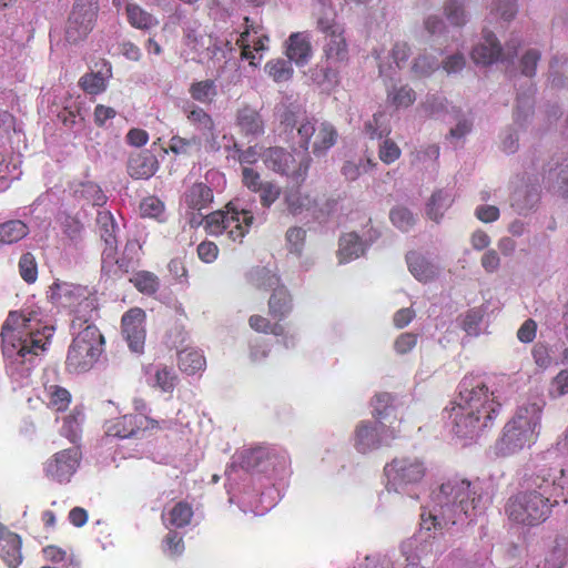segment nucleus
<instances>
[{"instance_id":"7ed1b4c3","label":"nucleus","mask_w":568,"mask_h":568,"mask_svg":"<svg viewBox=\"0 0 568 568\" xmlns=\"http://www.w3.org/2000/svg\"><path fill=\"white\" fill-rule=\"evenodd\" d=\"M477 481L455 474L446 477L439 486L435 500L448 523H470L483 514L485 503Z\"/></svg>"},{"instance_id":"473e14b6","label":"nucleus","mask_w":568,"mask_h":568,"mask_svg":"<svg viewBox=\"0 0 568 568\" xmlns=\"http://www.w3.org/2000/svg\"><path fill=\"white\" fill-rule=\"evenodd\" d=\"M338 258L341 263H347L364 254V243L355 232L343 234L338 242Z\"/></svg>"},{"instance_id":"4c0bfd02","label":"nucleus","mask_w":568,"mask_h":568,"mask_svg":"<svg viewBox=\"0 0 568 568\" xmlns=\"http://www.w3.org/2000/svg\"><path fill=\"white\" fill-rule=\"evenodd\" d=\"M48 402L47 405L54 412H65L71 404V393L59 385H50L45 388Z\"/></svg>"},{"instance_id":"9b49d317","label":"nucleus","mask_w":568,"mask_h":568,"mask_svg":"<svg viewBox=\"0 0 568 568\" xmlns=\"http://www.w3.org/2000/svg\"><path fill=\"white\" fill-rule=\"evenodd\" d=\"M264 165L280 174L288 178L295 184H302L308 174L311 159L307 155L300 160L281 146H271L262 152Z\"/></svg>"},{"instance_id":"8fccbe9b","label":"nucleus","mask_w":568,"mask_h":568,"mask_svg":"<svg viewBox=\"0 0 568 568\" xmlns=\"http://www.w3.org/2000/svg\"><path fill=\"white\" fill-rule=\"evenodd\" d=\"M19 273L24 282L32 284L38 278V264L32 253L22 254L19 260Z\"/></svg>"},{"instance_id":"c9c22d12","label":"nucleus","mask_w":568,"mask_h":568,"mask_svg":"<svg viewBox=\"0 0 568 568\" xmlns=\"http://www.w3.org/2000/svg\"><path fill=\"white\" fill-rule=\"evenodd\" d=\"M193 515L192 505L182 500L176 503L166 515L163 514L162 519L164 520L166 518L168 526L184 528L191 524Z\"/></svg>"},{"instance_id":"6e6552de","label":"nucleus","mask_w":568,"mask_h":568,"mask_svg":"<svg viewBox=\"0 0 568 568\" xmlns=\"http://www.w3.org/2000/svg\"><path fill=\"white\" fill-rule=\"evenodd\" d=\"M183 44L193 53L192 59L199 63H214L215 61L225 60V65H227L231 62L226 58L227 53L232 54L233 52L229 42L221 41L200 28H185Z\"/></svg>"},{"instance_id":"5fc2aeb1","label":"nucleus","mask_w":568,"mask_h":568,"mask_svg":"<svg viewBox=\"0 0 568 568\" xmlns=\"http://www.w3.org/2000/svg\"><path fill=\"white\" fill-rule=\"evenodd\" d=\"M402 151L399 146L392 140L386 139L379 146L378 156L385 164H392L400 158Z\"/></svg>"},{"instance_id":"f257e3e1","label":"nucleus","mask_w":568,"mask_h":568,"mask_svg":"<svg viewBox=\"0 0 568 568\" xmlns=\"http://www.w3.org/2000/svg\"><path fill=\"white\" fill-rule=\"evenodd\" d=\"M213 200V190L204 182H195L185 189L181 196V205L191 213V226L203 224L207 234L213 236L226 234L233 242L241 243L253 224L252 211L240 209L231 201L222 210L202 217L199 213L210 207Z\"/></svg>"},{"instance_id":"72a5a7b5","label":"nucleus","mask_w":568,"mask_h":568,"mask_svg":"<svg viewBox=\"0 0 568 568\" xmlns=\"http://www.w3.org/2000/svg\"><path fill=\"white\" fill-rule=\"evenodd\" d=\"M409 272L419 282H429L437 275V268L424 256L417 253H409L406 256Z\"/></svg>"},{"instance_id":"393cba45","label":"nucleus","mask_w":568,"mask_h":568,"mask_svg":"<svg viewBox=\"0 0 568 568\" xmlns=\"http://www.w3.org/2000/svg\"><path fill=\"white\" fill-rule=\"evenodd\" d=\"M104 427L106 436L133 438L141 432V420L138 415L126 414L108 420Z\"/></svg>"},{"instance_id":"7c9ffc66","label":"nucleus","mask_w":568,"mask_h":568,"mask_svg":"<svg viewBox=\"0 0 568 568\" xmlns=\"http://www.w3.org/2000/svg\"><path fill=\"white\" fill-rule=\"evenodd\" d=\"M276 456L266 448H254L246 450L241 459L242 468L248 471H267L268 465L272 464V459Z\"/></svg>"},{"instance_id":"ddd939ff","label":"nucleus","mask_w":568,"mask_h":568,"mask_svg":"<svg viewBox=\"0 0 568 568\" xmlns=\"http://www.w3.org/2000/svg\"><path fill=\"white\" fill-rule=\"evenodd\" d=\"M301 184L286 187L284 193V203L287 211L296 216L308 213L315 220H322L336 210L337 200L328 199L322 207L318 206L315 199L311 194L302 192Z\"/></svg>"},{"instance_id":"0eeeda50","label":"nucleus","mask_w":568,"mask_h":568,"mask_svg":"<svg viewBox=\"0 0 568 568\" xmlns=\"http://www.w3.org/2000/svg\"><path fill=\"white\" fill-rule=\"evenodd\" d=\"M554 507L547 498L523 488L507 499L505 514L514 524L536 527L550 517Z\"/></svg>"},{"instance_id":"39448f33","label":"nucleus","mask_w":568,"mask_h":568,"mask_svg":"<svg viewBox=\"0 0 568 568\" xmlns=\"http://www.w3.org/2000/svg\"><path fill=\"white\" fill-rule=\"evenodd\" d=\"M545 403H528L518 407L515 416L504 426L497 443L500 454L507 456L530 447L538 438Z\"/></svg>"},{"instance_id":"f03ea898","label":"nucleus","mask_w":568,"mask_h":568,"mask_svg":"<svg viewBox=\"0 0 568 568\" xmlns=\"http://www.w3.org/2000/svg\"><path fill=\"white\" fill-rule=\"evenodd\" d=\"M458 387V402L449 415L453 432L459 438L473 439L494 425L501 405L480 377L466 375Z\"/></svg>"},{"instance_id":"58836bf2","label":"nucleus","mask_w":568,"mask_h":568,"mask_svg":"<svg viewBox=\"0 0 568 568\" xmlns=\"http://www.w3.org/2000/svg\"><path fill=\"white\" fill-rule=\"evenodd\" d=\"M248 325L253 331L262 334L284 336L286 333L285 326L281 324L277 320L275 323H272L270 318L258 314L250 316Z\"/></svg>"},{"instance_id":"a19ab883","label":"nucleus","mask_w":568,"mask_h":568,"mask_svg":"<svg viewBox=\"0 0 568 568\" xmlns=\"http://www.w3.org/2000/svg\"><path fill=\"white\" fill-rule=\"evenodd\" d=\"M437 514L423 511L420 515V529L426 530L428 532H440L444 529H448L449 527L457 525L458 523H448L444 515L442 514V509L438 507L436 510Z\"/></svg>"},{"instance_id":"09e8293b","label":"nucleus","mask_w":568,"mask_h":568,"mask_svg":"<svg viewBox=\"0 0 568 568\" xmlns=\"http://www.w3.org/2000/svg\"><path fill=\"white\" fill-rule=\"evenodd\" d=\"M58 222L63 234H65L70 240L77 241L80 239L83 231V224L78 217L62 213L59 214Z\"/></svg>"},{"instance_id":"37998d69","label":"nucleus","mask_w":568,"mask_h":568,"mask_svg":"<svg viewBox=\"0 0 568 568\" xmlns=\"http://www.w3.org/2000/svg\"><path fill=\"white\" fill-rule=\"evenodd\" d=\"M190 95L193 100L201 103H211L216 95V85L213 80H203L193 82L189 89Z\"/></svg>"},{"instance_id":"bb28decb","label":"nucleus","mask_w":568,"mask_h":568,"mask_svg":"<svg viewBox=\"0 0 568 568\" xmlns=\"http://www.w3.org/2000/svg\"><path fill=\"white\" fill-rule=\"evenodd\" d=\"M313 49L310 37L304 32H294L288 37L286 55L297 65H305L312 57Z\"/></svg>"},{"instance_id":"2eb2a0df","label":"nucleus","mask_w":568,"mask_h":568,"mask_svg":"<svg viewBox=\"0 0 568 568\" xmlns=\"http://www.w3.org/2000/svg\"><path fill=\"white\" fill-rule=\"evenodd\" d=\"M297 135L298 144L305 151L308 150L311 139L314 136L313 153L320 156L336 143L338 133L331 123L323 122L318 128H315L314 122L305 120L297 126Z\"/></svg>"},{"instance_id":"13d9d810","label":"nucleus","mask_w":568,"mask_h":568,"mask_svg":"<svg viewBox=\"0 0 568 568\" xmlns=\"http://www.w3.org/2000/svg\"><path fill=\"white\" fill-rule=\"evenodd\" d=\"M163 544L165 550L169 551L171 556L182 555L185 548L183 537L175 530H169L163 539Z\"/></svg>"},{"instance_id":"e2e57ef3","label":"nucleus","mask_w":568,"mask_h":568,"mask_svg":"<svg viewBox=\"0 0 568 568\" xmlns=\"http://www.w3.org/2000/svg\"><path fill=\"white\" fill-rule=\"evenodd\" d=\"M445 13L447 19L453 26L462 27L465 24V11L463 6L457 2V0H453L450 3L446 4Z\"/></svg>"},{"instance_id":"338daca9","label":"nucleus","mask_w":568,"mask_h":568,"mask_svg":"<svg viewBox=\"0 0 568 568\" xmlns=\"http://www.w3.org/2000/svg\"><path fill=\"white\" fill-rule=\"evenodd\" d=\"M199 258L204 263H212L217 258L219 247L214 242L204 241L196 248Z\"/></svg>"},{"instance_id":"0e129e2a","label":"nucleus","mask_w":568,"mask_h":568,"mask_svg":"<svg viewBox=\"0 0 568 568\" xmlns=\"http://www.w3.org/2000/svg\"><path fill=\"white\" fill-rule=\"evenodd\" d=\"M234 152L236 153V159L241 164L251 165L256 163L260 158L262 159V152L258 151L257 145L241 149L237 144H234Z\"/></svg>"},{"instance_id":"c85d7f7f","label":"nucleus","mask_w":568,"mask_h":568,"mask_svg":"<svg viewBox=\"0 0 568 568\" xmlns=\"http://www.w3.org/2000/svg\"><path fill=\"white\" fill-rule=\"evenodd\" d=\"M236 125L245 135H261L264 133V123L260 113L248 105L239 109Z\"/></svg>"},{"instance_id":"5701e85b","label":"nucleus","mask_w":568,"mask_h":568,"mask_svg":"<svg viewBox=\"0 0 568 568\" xmlns=\"http://www.w3.org/2000/svg\"><path fill=\"white\" fill-rule=\"evenodd\" d=\"M22 539L0 524V557L9 568H18L22 564Z\"/></svg>"},{"instance_id":"f3484780","label":"nucleus","mask_w":568,"mask_h":568,"mask_svg":"<svg viewBox=\"0 0 568 568\" xmlns=\"http://www.w3.org/2000/svg\"><path fill=\"white\" fill-rule=\"evenodd\" d=\"M81 460V452L79 447H70L62 449L44 464V473L50 479L60 484L69 483L75 474Z\"/></svg>"},{"instance_id":"864d4df0","label":"nucleus","mask_w":568,"mask_h":568,"mask_svg":"<svg viewBox=\"0 0 568 568\" xmlns=\"http://www.w3.org/2000/svg\"><path fill=\"white\" fill-rule=\"evenodd\" d=\"M141 215L144 217H160L164 212V203L156 196H148L140 204Z\"/></svg>"},{"instance_id":"a18cd8bd","label":"nucleus","mask_w":568,"mask_h":568,"mask_svg":"<svg viewBox=\"0 0 568 568\" xmlns=\"http://www.w3.org/2000/svg\"><path fill=\"white\" fill-rule=\"evenodd\" d=\"M79 87L85 93L97 95L105 91L106 82L100 72H89L80 78Z\"/></svg>"},{"instance_id":"603ef678","label":"nucleus","mask_w":568,"mask_h":568,"mask_svg":"<svg viewBox=\"0 0 568 568\" xmlns=\"http://www.w3.org/2000/svg\"><path fill=\"white\" fill-rule=\"evenodd\" d=\"M388 99L396 108H408L415 102L416 95L412 88L403 85L388 93Z\"/></svg>"},{"instance_id":"49530a36","label":"nucleus","mask_w":568,"mask_h":568,"mask_svg":"<svg viewBox=\"0 0 568 568\" xmlns=\"http://www.w3.org/2000/svg\"><path fill=\"white\" fill-rule=\"evenodd\" d=\"M265 70L276 82L288 81L293 75L291 62L282 59L268 61L265 65Z\"/></svg>"},{"instance_id":"f8f14e48","label":"nucleus","mask_w":568,"mask_h":568,"mask_svg":"<svg viewBox=\"0 0 568 568\" xmlns=\"http://www.w3.org/2000/svg\"><path fill=\"white\" fill-rule=\"evenodd\" d=\"M565 469L561 467H541L524 479V488L542 496L554 506L558 505V497L565 489Z\"/></svg>"},{"instance_id":"b1692460","label":"nucleus","mask_w":568,"mask_h":568,"mask_svg":"<svg viewBox=\"0 0 568 568\" xmlns=\"http://www.w3.org/2000/svg\"><path fill=\"white\" fill-rule=\"evenodd\" d=\"M159 169L156 156L149 150L132 153L128 161V173L131 178L150 179Z\"/></svg>"},{"instance_id":"f704fd0d","label":"nucleus","mask_w":568,"mask_h":568,"mask_svg":"<svg viewBox=\"0 0 568 568\" xmlns=\"http://www.w3.org/2000/svg\"><path fill=\"white\" fill-rule=\"evenodd\" d=\"M125 14L130 26L135 29L150 30L159 23L150 12L134 2H128L125 4Z\"/></svg>"},{"instance_id":"bf43d9fd","label":"nucleus","mask_w":568,"mask_h":568,"mask_svg":"<svg viewBox=\"0 0 568 568\" xmlns=\"http://www.w3.org/2000/svg\"><path fill=\"white\" fill-rule=\"evenodd\" d=\"M418 341V335L405 332L402 333L394 342V348L397 354L404 355L410 352L416 345Z\"/></svg>"},{"instance_id":"3c124183","label":"nucleus","mask_w":568,"mask_h":568,"mask_svg":"<svg viewBox=\"0 0 568 568\" xmlns=\"http://www.w3.org/2000/svg\"><path fill=\"white\" fill-rule=\"evenodd\" d=\"M83 414L78 408L72 409L63 420V433L72 443L79 438Z\"/></svg>"},{"instance_id":"cd10ccee","label":"nucleus","mask_w":568,"mask_h":568,"mask_svg":"<svg viewBox=\"0 0 568 568\" xmlns=\"http://www.w3.org/2000/svg\"><path fill=\"white\" fill-rule=\"evenodd\" d=\"M454 201L455 197L452 190L438 189L434 191L426 203V215L432 221L439 223Z\"/></svg>"},{"instance_id":"6e6d98bb","label":"nucleus","mask_w":568,"mask_h":568,"mask_svg":"<svg viewBox=\"0 0 568 568\" xmlns=\"http://www.w3.org/2000/svg\"><path fill=\"white\" fill-rule=\"evenodd\" d=\"M82 196L90 201L94 206H102L106 202V196L101 187L92 182L82 185Z\"/></svg>"},{"instance_id":"2f4dec72","label":"nucleus","mask_w":568,"mask_h":568,"mask_svg":"<svg viewBox=\"0 0 568 568\" xmlns=\"http://www.w3.org/2000/svg\"><path fill=\"white\" fill-rule=\"evenodd\" d=\"M178 365L183 373L194 375L205 369L206 359L202 351L186 347L178 352Z\"/></svg>"},{"instance_id":"ea45409f","label":"nucleus","mask_w":568,"mask_h":568,"mask_svg":"<svg viewBox=\"0 0 568 568\" xmlns=\"http://www.w3.org/2000/svg\"><path fill=\"white\" fill-rule=\"evenodd\" d=\"M130 282L133 286L142 294L153 295L160 288V280L159 277L149 271H139L136 272Z\"/></svg>"},{"instance_id":"69168bd1","label":"nucleus","mask_w":568,"mask_h":568,"mask_svg":"<svg viewBox=\"0 0 568 568\" xmlns=\"http://www.w3.org/2000/svg\"><path fill=\"white\" fill-rule=\"evenodd\" d=\"M81 115V106L80 104H75L73 106H64L59 113L58 119L63 123L67 128H74L78 123V118Z\"/></svg>"},{"instance_id":"c756f323","label":"nucleus","mask_w":568,"mask_h":568,"mask_svg":"<svg viewBox=\"0 0 568 568\" xmlns=\"http://www.w3.org/2000/svg\"><path fill=\"white\" fill-rule=\"evenodd\" d=\"M183 113L189 123L202 135L209 136L213 134L214 121L202 108L190 103L183 106Z\"/></svg>"},{"instance_id":"dca6fc26","label":"nucleus","mask_w":568,"mask_h":568,"mask_svg":"<svg viewBox=\"0 0 568 568\" xmlns=\"http://www.w3.org/2000/svg\"><path fill=\"white\" fill-rule=\"evenodd\" d=\"M484 39L485 42L471 51V59L476 64L489 65L498 60L513 62L521 44L519 40L511 39L503 49L493 32H486Z\"/></svg>"},{"instance_id":"9d476101","label":"nucleus","mask_w":568,"mask_h":568,"mask_svg":"<svg viewBox=\"0 0 568 568\" xmlns=\"http://www.w3.org/2000/svg\"><path fill=\"white\" fill-rule=\"evenodd\" d=\"M100 12L99 0H73L64 29V38L77 44L93 31Z\"/></svg>"},{"instance_id":"774afa93","label":"nucleus","mask_w":568,"mask_h":568,"mask_svg":"<svg viewBox=\"0 0 568 568\" xmlns=\"http://www.w3.org/2000/svg\"><path fill=\"white\" fill-rule=\"evenodd\" d=\"M551 393L556 396H562L568 394V371H560L551 382Z\"/></svg>"},{"instance_id":"a211bd4d","label":"nucleus","mask_w":568,"mask_h":568,"mask_svg":"<svg viewBox=\"0 0 568 568\" xmlns=\"http://www.w3.org/2000/svg\"><path fill=\"white\" fill-rule=\"evenodd\" d=\"M262 285L265 290H272L267 302L268 314L281 323L293 311V296L276 274H267Z\"/></svg>"},{"instance_id":"79ce46f5","label":"nucleus","mask_w":568,"mask_h":568,"mask_svg":"<svg viewBox=\"0 0 568 568\" xmlns=\"http://www.w3.org/2000/svg\"><path fill=\"white\" fill-rule=\"evenodd\" d=\"M201 145V139L196 135L191 138L173 135L169 141V149L175 155H190L193 151H200Z\"/></svg>"},{"instance_id":"6ab92c4d","label":"nucleus","mask_w":568,"mask_h":568,"mask_svg":"<svg viewBox=\"0 0 568 568\" xmlns=\"http://www.w3.org/2000/svg\"><path fill=\"white\" fill-rule=\"evenodd\" d=\"M146 314L140 307L128 310L121 318L122 335L131 351L142 353L145 344Z\"/></svg>"},{"instance_id":"423d86ee","label":"nucleus","mask_w":568,"mask_h":568,"mask_svg":"<svg viewBox=\"0 0 568 568\" xmlns=\"http://www.w3.org/2000/svg\"><path fill=\"white\" fill-rule=\"evenodd\" d=\"M104 337L100 329L88 324L72 339L67 358L65 368L69 373H84L90 371L102 354Z\"/></svg>"},{"instance_id":"4d7b16f0","label":"nucleus","mask_w":568,"mask_h":568,"mask_svg":"<svg viewBox=\"0 0 568 568\" xmlns=\"http://www.w3.org/2000/svg\"><path fill=\"white\" fill-rule=\"evenodd\" d=\"M539 60L540 52L538 50L530 49L526 51V53L520 59L521 73L526 77H534L536 74V69Z\"/></svg>"},{"instance_id":"1a4fd4ad","label":"nucleus","mask_w":568,"mask_h":568,"mask_svg":"<svg viewBox=\"0 0 568 568\" xmlns=\"http://www.w3.org/2000/svg\"><path fill=\"white\" fill-rule=\"evenodd\" d=\"M317 30L323 34V60L327 68L337 69L349 60L348 43L344 27L334 17L317 19Z\"/></svg>"},{"instance_id":"20e7f679","label":"nucleus","mask_w":568,"mask_h":568,"mask_svg":"<svg viewBox=\"0 0 568 568\" xmlns=\"http://www.w3.org/2000/svg\"><path fill=\"white\" fill-rule=\"evenodd\" d=\"M40 312L36 310L10 312L6 320L1 337L3 353L8 356L17 349L21 362L29 361L28 356H38L44 351V342L40 336Z\"/></svg>"},{"instance_id":"052dcab7","label":"nucleus","mask_w":568,"mask_h":568,"mask_svg":"<svg viewBox=\"0 0 568 568\" xmlns=\"http://www.w3.org/2000/svg\"><path fill=\"white\" fill-rule=\"evenodd\" d=\"M393 396L389 393L377 394L373 400L374 416L377 419L385 417L388 414V409L392 408Z\"/></svg>"},{"instance_id":"de8ad7c7","label":"nucleus","mask_w":568,"mask_h":568,"mask_svg":"<svg viewBox=\"0 0 568 568\" xmlns=\"http://www.w3.org/2000/svg\"><path fill=\"white\" fill-rule=\"evenodd\" d=\"M394 226L403 232H408L416 223L414 214L405 206H396L389 213Z\"/></svg>"},{"instance_id":"4be33fe9","label":"nucleus","mask_w":568,"mask_h":568,"mask_svg":"<svg viewBox=\"0 0 568 568\" xmlns=\"http://www.w3.org/2000/svg\"><path fill=\"white\" fill-rule=\"evenodd\" d=\"M97 224L100 237L104 242V248L102 251L103 263L113 264L116 262L118 254L116 224L114 217L109 211H99Z\"/></svg>"},{"instance_id":"a878e982","label":"nucleus","mask_w":568,"mask_h":568,"mask_svg":"<svg viewBox=\"0 0 568 568\" xmlns=\"http://www.w3.org/2000/svg\"><path fill=\"white\" fill-rule=\"evenodd\" d=\"M383 439L379 437L377 426L371 422H361L354 434V446L361 454H366L382 446Z\"/></svg>"},{"instance_id":"680f3d73","label":"nucleus","mask_w":568,"mask_h":568,"mask_svg":"<svg viewBox=\"0 0 568 568\" xmlns=\"http://www.w3.org/2000/svg\"><path fill=\"white\" fill-rule=\"evenodd\" d=\"M306 237V232L304 229L298 226L290 227L286 232V240L290 245V251L294 253H300L304 241Z\"/></svg>"},{"instance_id":"412c9836","label":"nucleus","mask_w":568,"mask_h":568,"mask_svg":"<svg viewBox=\"0 0 568 568\" xmlns=\"http://www.w3.org/2000/svg\"><path fill=\"white\" fill-rule=\"evenodd\" d=\"M242 183L251 192L258 194L261 205L271 207L281 195V186L274 181L263 180L261 174L252 168L243 166Z\"/></svg>"},{"instance_id":"4468645a","label":"nucleus","mask_w":568,"mask_h":568,"mask_svg":"<svg viewBox=\"0 0 568 568\" xmlns=\"http://www.w3.org/2000/svg\"><path fill=\"white\" fill-rule=\"evenodd\" d=\"M388 483L395 487L415 485L426 475L423 459L415 456L396 457L384 467Z\"/></svg>"},{"instance_id":"aec40b11","label":"nucleus","mask_w":568,"mask_h":568,"mask_svg":"<svg viewBox=\"0 0 568 568\" xmlns=\"http://www.w3.org/2000/svg\"><path fill=\"white\" fill-rule=\"evenodd\" d=\"M245 29L236 40L241 48V57L250 61L251 65H256L255 54L267 49L268 36L264 33V28L255 23L248 17L244 18Z\"/></svg>"},{"instance_id":"e433bc0d","label":"nucleus","mask_w":568,"mask_h":568,"mask_svg":"<svg viewBox=\"0 0 568 568\" xmlns=\"http://www.w3.org/2000/svg\"><path fill=\"white\" fill-rule=\"evenodd\" d=\"M28 234L29 227L21 220H10L0 223V245L17 243Z\"/></svg>"},{"instance_id":"c03bdc74","label":"nucleus","mask_w":568,"mask_h":568,"mask_svg":"<svg viewBox=\"0 0 568 568\" xmlns=\"http://www.w3.org/2000/svg\"><path fill=\"white\" fill-rule=\"evenodd\" d=\"M178 376L173 368L165 365L156 366L154 371V387L164 393H172L176 386Z\"/></svg>"}]
</instances>
